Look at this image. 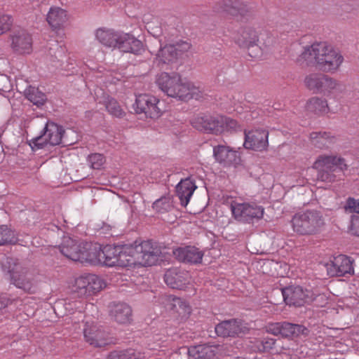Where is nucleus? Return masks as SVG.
<instances>
[{
	"label": "nucleus",
	"instance_id": "1",
	"mask_svg": "<svg viewBox=\"0 0 359 359\" xmlns=\"http://www.w3.org/2000/svg\"><path fill=\"white\" fill-rule=\"evenodd\" d=\"M344 61L343 56L326 42H315L304 47L297 62L302 67H311L323 73L337 72Z\"/></svg>",
	"mask_w": 359,
	"mask_h": 359
},
{
	"label": "nucleus",
	"instance_id": "2",
	"mask_svg": "<svg viewBox=\"0 0 359 359\" xmlns=\"http://www.w3.org/2000/svg\"><path fill=\"white\" fill-rule=\"evenodd\" d=\"M116 266L127 267L132 265H141L143 266L156 264L161 251L157 246L147 241L138 245L120 246Z\"/></svg>",
	"mask_w": 359,
	"mask_h": 359
},
{
	"label": "nucleus",
	"instance_id": "3",
	"mask_svg": "<svg viewBox=\"0 0 359 359\" xmlns=\"http://www.w3.org/2000/svg\"><path fill=\"white\" fill-rule=\"evenodd\" d=\"M159 88L168 96L177 98L180 100H189L198 97V88L191 83L183 82L181 76L172 72L161 73L156 79Z\"/></svg>",
	"mask_w": 359,
	"mask_h": 359
},
{
	"label": "nucleus",
	"instance_id": "4",
	"mask_svg": "<svg viewBox=\"0 0 359 359\" xmlns=\"http://www.w3.org/2000/svg\"><path fill=\"white\" fill-rule=\"evenodd\" d=\"M235 42L241 48L246 49L250 57L258 58L262 56L263 48L271 46L273 40L268 33L252 27H245L238 32Z\"/></svg>",
	"mask_w": 359,
	"mask_h": 359
},
{
	"label": "nucleus",
	"instance_id": "5",
	"mask_svg": "<svg viewBox=\"0 0 359 359\" xmlns=\"http://www.w3.org/2000/svg\"><path fill=\"white\" fill-rule=\"evenodd\" d=\"M3 266L11 274L12 284L29 294L35 293L39 276L37 271L22 267L17 259L12 257H7Z\"/></svg>",
	"mask_w": 359,
	"mask_h": 359
},
{
	"label": "nucleus",
	"instance_id": "6",
	"mask_svg": "<svg viewBox=\"0 0 359 359\" xmlns=\"http://www.w3.org/2000/svg\"><path fill=\"white\" fill-rule=\"evenodd\" d=\"M313 168L318 170V180L332 182L341 178L344 170L347 169V165L342 158L321 155L315 161Z\"/></svg>",
	"mask_w": 359,
	"mask_h": 359
},
{
	"label": "nucleus",
	"instance_id": "7",
	"mask_svg": "<svg viewBox=\"0 0 359 359\" xmlns=\"http://www.w3.org/2000/svg\"><path fill=\"white\" fill-rule=\"evenodd\" d=\"M294 232L302 236H313L320 233L325 226L322 213L317 210H306L295 214L292 219Z\"/></svg>",
	"mask_w": 359,
	"mask_h": 359
},
{
	"label": "nucleus",
	"instance_id": "8",
	"mask_svg": "<svg viewBox=\"0 0 359 359\" xmlns=\"http://www.w3.org/2000/svg\"><path fill=\"white\" fill-rule=\"evenodd\" d=\"M74 131L69 130L65 131L62 126L53 122H48L43 129V133L32 140V144L37 148H42L44 144L57 145L64 144L71 145L75 142V139H70L75 136Z\"/></svg>",
	"mask_w": 359,
	"mask_h": 359
},
{
	"label": "nucleus",
	"instance_id": "9",
	"mask_svg": "<svg viewBox=\"0 0 359 359\" xmlns=\"http://www.w3.org/2000/svg\"><path fill=\"white\" fill-rule=\"evenodd\" d=\"M304 85L310 91L316 94L328 95L334 91H341L343 85L337 79L323 73L313 72L304 79Z\"/></svg>",
	"mask_w": 359,
	"mask_h": 359
},
{
	"label": "nucleus",
	"instance_id": "10",
	"mask_svg": "<svg viewBox=\"0 0 359 359\" xmlns=\"http://www.w3.org/2000/svg\"><path fill=\"white\" fill-rule=\"evenodd\" d=\"M88 245L93 243H78L70 237H64L59 249L64 256L72 261L90 263V259L94 255L91 250L87 249L89 248Z\"/></svg>",
	"mask_w": 359,
	"mask_h": 359
},
{
	"label": "nucleus",
	"instance_id": "11",
	"mask_svg": "<svg viewBox=\"0 0 359 359\" xmlns=\"http://www.w3.org/2000/svg\"><path fill=\"white\" fill-rule=\"evenodd\" d=\"M191 47V44L187 41H179L173 44H166L163 47L161 46L156 54V60L159 64L175 63Z\"/></svg>",
	"mask_w": 359,
	"mask_h": 359
},
{
	"label": "nucleus",
	"instance_id": "12",
	"mask_svg": "<svg viewBox=\"0 0 359 359\" xmlns=\"http://www.w3.org/2000/svg\"><path fill=\"white\" fill-rule=\"evenodd\" d=\"M87 246L89 247L88 249L91 250L94 255L93 258L92 257L90 259V263H100L109 266H116L118 252H121V251H118L120 245L112 246L108 245L103 248L96 244L88 245Z\"/></svg>",
	"mask_w": 359,
	"mask_h": 359
},
{
	"label": "nucleus",
	"instance_id": "13",
	"mask_svg": "<svg viewBox=\"0 0 359 359\" xmlns=\"http://www.w3.org/2000/svg\"><path fill=\"white\" fill-rule=\"evenodd\" d=\"M285 302L290 306L300 307L314 299L311 291L304 290L300 286L291 285L282 290Z\"/></svg>",
	"mask_w": 359,
	"mask_h": 359
},
{
	"label": "nucleus",
	"instance_id": "14",
	"mask_svg": "<svg viewBox=\"0 0 359 359\" xmlns=\"http://www.w3.org/2000/svg\"><path fill=\"white\" fill-rule=\"evenodd\" d=\"M159 100L154 96L143 94L137 96L133 105L136 114L144 113L147 117L157 118L161 116V110L157 106Z\"/></svg>",
	"mask_w": 359,
	"mask_h": 359
},
{
	"label": "nucleus",
	"instance_id": "15",
	"mask_svg": "<svg viewBox=\"0 0 359 359\" xmlns=\"http://www.w3.org/2000/svg\"><path fill=\"white\" fill-rule=\"evenodd\" d=\"M231 211L236 219L245 222H250L253 219H261L264 215V208L256 204H231Z\"/></svg>",
	"mask_w": 359,
	"mask_h": 359
},
{
	"label": "nucleus",
	"instance_id": "16",
	"mask_svg": "<svg viewBox=\"0 0 359 359\" xmlns=\"http://www.w3.org/2000/svg\"><path fill=\"white\" fill-rule=\"evenodd\" d=\"M217 11L224 12L236 18H245L251 15L250 6L241 0H222L217 4Z\"/></svg>",
	"mask_w": 359,
	"mask_h": 359
},
{
	"label": "nucleus",
	"instance_id": "17",
	"mask_svg": "<svg viewBox=\"0 0 359 359\" xmlns=\"http://www.w3.org/2000/svg\"><path fill=\"white\" fill-rule=\"evenodd\" d=\"M223 121V116L205 115L194 118L191 124L198 130L218 135L222 133V125Z\"/></svg>",
	"mask_w": 359,
	"mask_h": 359
},
{
	"label": "nucleus",
	"instance_id": "18",
	"mask_svg": "<svg viewBox=\"0 0 359 359\" xmlns=\"http://www.w3.org/2000/svg\"><path fill=\"white\" fill-rule=\"evenodd\" d=\"M215 160L224 167L234 168L241 164V158L239 154L231 149L229 147L217 145L213 149Z\"/></svg>",
	"mask_w": 359,
	"mask_h": 359
},
{
	"label": "nucleus",
	"instance_id": "19",
	"mask_svg": "<svg viewBox=\"0 0 359 359\" xmlns=\"http://www.w3.org/2000/svg\"><path fill=\"white\" fill-rule=\"evenodd\" d=\"M83 335L86 342L94 347H104L111 344L107 333L97 325L86 323Z\"/></svg>",
	"mask_w": 359,
	"mask_h": 359
},
{
	"label": "nucleus",
	"instance_id": "20",
	"mask_svg": "<svg viewBox=\"0 0 359 359\" xmlns=\"http://www.w3.org/2000/svg\"><path fill=\"white\" fill-rule=\"evenodd\" d=\"M244 147L255 151L265 150L268 145L269 132L265 130H255L245 134Z\"/></svg>",
	"mask_w": 359,
	"mask_h": 359
},
{
	"label": "nucleus",
	"instance_id": "21",
	"mask_svg": "<svg viewBox=\"0 0 359 359\" xmlns=\"http://www.w3.org/2000/svg\"><path fill=\"white\" fill-rule=\"evenodd\" d=\"M11 48L20 54L29 53L32 50V39L24 29H18L11 35Z\"/></svg>",
	"mask_w": 359,
	"mask_h": 359
},
{
	"label": "nucleus",
	"instance_id": "22",
	"mask_svg": "<svg viewBox=\"0 0 359 359\" xmlns=\"http://www.w3.org/2000/svg\"><path fill=\"white\" fill-rule=\"evenodd\" d=\"M248 328L241 322L236 319L224 320L215 327V332L218 336L223 337H239L240 334L245 333Z\"/></svg>",
	"mask_w": 359,
	"mask_h": 359
},
{
	"label": "nucleus",
	"instance_id": "23",
	"mask_svg": "<svg viewBox=\"0 0 359 359\" xmlns=\"http://www.w3.org/2000/svg\"><path fill=\"white\" fill-rule=\"evenodd\" d=\"M164 279L171 288L182 290L189 283V274L178 269H170L165 272Z\"/></svg>",
	"mask_w": 359,
	"mask_h": 359
},
{
	"label": "nucleus",
	"instance_id": "24",
	"mask_svg": "<svg viewBox=\"0 0 359 359\" xmlns=\"http://www.w3.org/2000/svg\"><path fill=\"white\" fill-rule=\"evenodd\" d=\"M329 273L332 276H342L353 271L352 262L344 255H339L334 258L328 268Z\"/></svg>",
	"mask_w": 359,
	"mask_h": 359
},
{
	"label": "nucleus",
	"instance_id": "25",
	"mask_svg": "<svg viewBox=\"0 0 359 359\" xmlns=\"http://www.w3.org/2000/svg\"><path fill=\"white\" fill-rule=\"evenodd\" d=\"M132 309L126 303L113 304L110 309V316L119 324L130 323L132 320Z\"/></svg>",
	"mask_w": 359,
	"mask_h": 359
},
{
	"label": "nucleus",
	"instance_id": "26",
	"mask_svg": "<svg viewBox=\"0 0 359 359\" xmlns=\"http://www.w3.org/2000/svg\"><path fill=\"white\" fill-rule=\"evenodd\" d=\"M173 255L180 262L191 264L200 263L203 256L201 251L194 247L177 248L173 251Z\"/></svg>",
	"mask_w": 359,
	"mask_h": 359
},
{
	"label": "nucleus",
	"instance_id": "27",
	"mask_svg": "<svg viewBox=\"0 0 359 359\" xmlns=\"http://www.w3.org/2000/svg\"><path fill=\"white\" fill-rule=\"evenodd\" d=\"M116 48L124 53L137 54L142 50V43L128 34H120Z\"/></svg>",
	"mask_w": 359,
	"mask_h": 359
},
{
	"label": "nucleus",
	"instance_id": "28",
	"mask_svg": "<svg viewBox=\"0 0 359 359\" xmlns=\"http://www.w3.org/2000/svg\"><path fill=\"white\" fill-rule=\"evenodd\" d=\"M310 141L316 148L326 149L336 142L337 137L330 132H313L310 134Z\"/></svg>",
	"mask_w": 359,
	"mask_h": 359
},
{
	"label": "nucleus",
	"instance_id": "29",
	"mask_svg": "<svg viewBox=\"0 0 359 359\" xmlns=\"http://www.w3.org/2000/svg\"><path fill=\"white\" fill-rule=\"evenodd\" d=\"M46 20L53 29H60L67 20V12L60 7H51L47 14Z\"/></svg>",
	"mask_w": 359,
	"mask_h": 359
},
{
	"label": "nucleus",
	"instance_id": "30",
	"mask_svg": "<svg viewBox=\"0 0 359 359\" xmlns=\"http://www.w3.org/2000/svg\"><path fill=\"white\" fill-rule=\"evenodd\" d=\"M196 189L195 184L188 179L181 180L176 187V193L181 205L186 207L192 196L194 191Z\"/></svg>",
	"mask_w": 359,
	"mask_h": 359
},
{
	"label": "nucleus",
	"instance_id": "31",
	"mask_svg": "<svg viewBox=\"0 0 359 359\" xmlns=\"http://www.w3.org/2000/svg\"><path fill=\"white\" fill-rule=\"evenodd\" d=\"M97 39L104 46L116 48L120 34L112 29H98L96 31Z\"/></svg>",
	"mask_w": 359,
	"mask_h": 359
},
{
	"label": "nucleus",
	"instance_id": "32",
	"mask_svg": "<svg viewBox=\"0 0 359 359\" xmlns=\"http://www.w3.org/2000/svg\"><path fill=\"white\" fill-rule=\"evenodd\" d=\"M219 346L206 344L191 347V353L194 359H212L217 354Z\"/></svg>",
	"mask_w": 359,
	"mask_h": 359
},
{
	"label": "nucleus",
	"instance_id": "33",
	"mask_svg": "<svg viewBox=\"0 0 359 359\" xmlns=\"http://www.w3.org/2000/svg\"><path fill=\"white\" fill-rule=\"evenodd\" d=\"M308 330L302 325L287 322L281 323V336L286 338H294L301 334L306 335Z\"/></svg>",
	"mask_w": 359,
	"mask_h": 359
},
{
	"label": "nucleus",
	"instance_id": "34",
	"mask_svg": "<svg viewBox=\"0 0 359 359\" xmlns=\"http://www.w3.org/2000/svg\"><path fill=\"white\" fill-rule=\"evenodd\" d=\"M170 309L174 311L182 318H187L191 313V307L186 302L179 297H173L169 304Z\"/></svg>",
	"mask_w": 359,
	"mask_h": 359
},
{
	"label": "nucleus",
	"instance_id": "35",
	"mask_svg": "<svg viewBox=\"0 0 359 359\" xmlns=\"http://www.w3.org/2000/svg\"><path fill=\"white\" fill-rule=\"evenodd\" d=\"M306 108L310 112L320 114L327 111L328 104L325 99L313 97L308 100Z\"/></svg>",
	"mask_w": 359,
	"mask_h": 359
},
{
	"label": "nucleus",
	"instance_id": "36",
	"mask_svg": "<svg viewBox=\"0 0 359 359\" xmlns=\"http://www.w3.org/2000/svg\"><path fill=\"white\" fill-rule=\"evenodd\" d=\"M76 302L60 299L55 303L53 309L56 315L63 317L69 313H72L76 309Z\"/></svg>",
	"mask_w": 359,
	"mask_h": 359
},
{
	"label": "nucleus",
	"instance_id": "37",
	"mask_svg": "<svg viewBox=\"0 0 359 359\" xmlns=\"http://www.w3.org/2000/svg\"><path fill=\"white\" fill-rule=\"evenodd\" d=\"M93 196L98 198L102 203L109 205L118 201L117 195L107 189H97Z\"/></svg>",
	"mask_w": 359,
	"mask_h": 359
},
{
	"label": "nucleus",
	"instance_id": "38",
	"mask_svg": "<svg viewBox=\"0 0 359 359\" xmlns=\"http://www.w3.org/2000/svg\"><path fill=\"white\" fill-rule=\"evenodd\" d=\"M27 99L37 106L42 105L46 100L45 94L40 92L37 88L29 87L25 93Z\"/></svg>",
	"mask_w": 359,
	"mask_h": 359
},
{
	"label": "nucleus",
	"instance_id": "39",
	"mask_svg": "<svg viewBox=\"0 0 359 359\" xmlns=\"http://www.w3.org/2000/svg\"><path fill=\"white\" fill-rule=\"evenodd\" d=\"M88 275L80 276L75 280L73 290L80 297L88 296Z\"/></svg>",
	"mask_w": 359,
	"mask_h": 359
},
{
	"label": "nucleus",
	"instance_id": "40",
	"mask_svg": "<svg viewBox=\"0 0 359 359\" xmlns=\"http://www.w3.org/2000/svg\"><path fill=\"white\" fill-rule=\"evenodd\" d=\"M88 281L89 282L88 295L95 294L105 287L103 280L95 274H88Z\"/></svg>",
	"mask_w": 359,
	"mask_h": 359
},
{
	"label": "nucleus",
	"instance_id": "41",
	"mask_svg": "<svg viewBox=\"0 0 359 359\" xmlns=\"http://www.w3.org/2000/svg\"><path fill=\"white\" fill-rule=\"evenodd\" d=\"M105 107L109 113L116 117L121 118L125 115V111L114 98L108 99Z\"/></svg>",
	"mask_w": 359,
	"mask_h": 359
},
{
	"label": "nucleus",
	"instance_id": "42",
	"mask_svg": "<svg viewBox=\"0 0 359 359\" xmlns=\"http://www.w3.org/2000/svg\"><path fill=\"white\" fill-rule=\"evenodd\" d=\"M152 208L158 213H164L169 210L171 205L167 198L162 197L153 203Z\"/></svg>",
	"mask_w": 359,
	"mask_h": 359
},
{
	"label": "nucleus",
	"instance_id": "43",
	"mask_svg": "<svg viewBox=\"0 0 359 359\" xmlns=\"http://www.w3.org/2000/svg\"><path fill=\"white\" fill-rule=\"evenodd\" d=\"M170 359H194L191 353V348L183 346L170 355Z\"/></svg>",
	"mask_w": 359,
	"mask_h": 359
},
{
	"label": "nucleus",
	"instance_id": "44",
	"mask_svg": "<svg viewBox=\"0 0 359 359\" xmlns=\"http://www.w3.org/2000/svg\"><path fill=\"white\" fill-rule=\"evenodd\" d=\"M13 240V233L7 226H0V245L11 243Z\"/></svg>",
	"mask_w": 359,
	"mask_h": 359
},
{
	"label": "nucleus",
	"instance_id": "45",
	"mask_svg": "<svg viewBox=\"0 0 359 359\" xmlns=\"http://www.w3.org/2000/svg\"><path fill=\"white\" fill-rule=\"evenodd\" d=\"M88 161L93 169H100L104 163V158L100 154H93L88 156Z\"/></svg>",
	"mask_w": 359,
	"mask_h": 359
},
{
	"label": "nucleus",
	"instance_id": "46",
	"mask_svg": "<svg viewBox=\"0 0 359 359\" xmlns=\"http://www.w3.org/2000/svg\"><path fill=\"white\" fill-rule=\"evenodd\" d=\"M344 209L346 212L359 214V199L355 200L353 198H348L344 205Z\"/></svg>",
	"mask_w": 359,
	"mask_h": 359
},
{
	"label": "nucleus",
	"instance_id": "47",
	"mask_svg": "<svg viewBox=\"0 0 359 359\" xmlns=\"http://www.w3.org/2000/svg\"><path fill=\"white\" fill-rule=\"evenodd\" d=\"M12 25L11 17L8 15H0V34L7 32Z\"/></svg>",
	"mask_w": 359,
	"mask_h": 359
},
{
	"label": "nucleus",
	"instance_id": "48",
	"mask_svg": "<svg viewBox=\"0 0 359 359\" xmlns=\"http://www.w3.org/2000/svg\"><path fill=\"white\" fill-rule=\"evenodd\" d=\"M223 119L224 121L222 125V133H224V131H230L231 130H233L238 126L237 121L233 119L224 116H223Z\"/></svg>",
	"mask_w": 359,
	"mask_h": 359
},
{
	"label": "nucleus",
	"instance_id": "49",
	"mask_svg": "<svg viewBox=\"0 0 359 359\" xmlns=\"http://www.w3.org/2000/svg\"><path fill=\"white\" fill-rule=\"evenodd\" d=\"M121 353V359H138L140 356V353H136L133 349H127L119 351Z\"/></svg>",
	"mask_w": 359,
	"mask_h": 359
},
{
	"label": "nucleus",
	"instance_id": "50",
	"mask_svg": "<svg viewBox=\"0 0 359 359\" xmlns=\"http://www.w3.org/2000/svg\"><path fill=\"white\" fill-rule=\"evenodd\" d=\"M350 230L353 234L359 236V216H352Z\"/></svg>",
	"mask_w": 359,
	"mask_h": 359
},
{
	"label": "nucleus",
	"instance_id": "51",
	"mask_svg": "<svg viewBox=\"0 0 359 359\" xmlns=\"http://www.w3.org/2000/svg\"><path fill=\"white\" fill-rule=\"evenodd\" d=\"M267 331L274 335H281V323L269 325Z\"/></svg>",
	"mask_w": 359,
	"mask_h": 359
},
{
	"label": "nucleus",
	"instance_id": "52",
	"mask_svg": "<svg viewBox=\"0 0 359 359\" xmlns=\"http://www.w3.org/2000/svg\"><path fill=\"white\" fill-rule=\"evenodd\" d=\"M276 343V340L273 339H266L262 341V346L264 351H268L271 350Z\"/></svg>",
	"mask_w": 359,
	"mask_h": 359
},
{
	"label": "nucleus",
	"instance_id": "53",
	"mask_svg": "<svg viewBox=\"0 0 359 359\" xmlns=\"http://www.w3.org/2000/svg\"><path fill=\"white\" fill-rule=\"evenodd\" d=\"M15 299H11L4 294H0V310L6 308L8 304H11Z\"/></svg>",
	"mask_w": 359,
	"mask_h": 359
},
{
	"label": "nucleus",
	"instance_id": "54",
	"mask_svg": "<svg viewBox=\"0 0 359 359\" xmlns=\"http://www.w3.org/2000/svg\"><path fill=\"white\" fill-rule=\"evenodd\" d=\"M121 353L118 351L110 353L108 355V359H121Z\"/></svg>",
	"mask_w": 359,
	"mask_h": 359
},
{
	"label": "nucleus",
	"instance_id": "55",
	"mask_svg": "<svg viewBox=\"0 0 359 359\" xmlns=\"http://www.w3.org/2000/svg\"><path fill=\"white\" fill-rule=\"evenodd\" d=\"M55 46V49H56V51L57 52V53L60 55H61L64 53V50H63L62 46H58L57 44H56Z\"/></svg>",
	"mask_w": 359,
	"mask_h": 359
}]
</instances>
